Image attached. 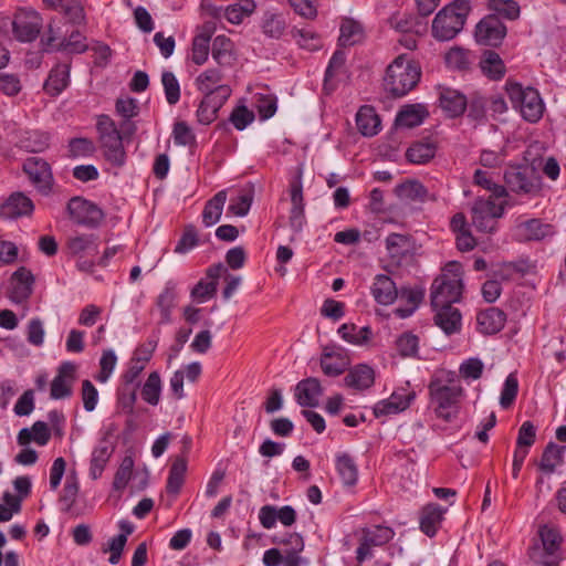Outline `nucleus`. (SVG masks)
Segmentation results:
<instances>
[{"mask_svg":"<svg viewBox=\"0 0 566 566\" xmlns=\"http://www.w3.org/2000/svg\"><path fill=\"white\" fill-rule=\"evenodd\" d=\"M321 381L315 377H308L297 382L295 387V399L301 407L314 408L318 406L323 395Z\"/></svg>","mask_w":566,"mask_h":566,"instance_id":"6ab92c4d","label":"nucleus"},{"mask_svg":"<svg viewBox=\"0 0 566 566\" xmlns=\"http://www.w3.org/2000/svg\"><path fill=\"white\" fill-rule=\"evenodd\" d=\"M176 298V284L168 281L156 300V305L160 311V324H168L171 321V311L175 307Z\"/></svg>","mask_w":566,"mask_h":566,"instance_id":"e433bc0d","label":"nucleus"},{"mask_svg":"<svg viewBox=\"0 0 566 566\" xmlns=\"http://www.w3.org/2000/svg\"><path fill=\"white\" fill-rule=\"evenodd\" d=\"M506 190L517 195L535 197L542 190V178L537 171L528 165H511L504 171Z\"/></svg>","mask_w":566,"mask_h":566,"instance_id":"423d86ee","label":"nucleus"},{"mask_svg":"<svg viewBox=\"0 0 566 566\" xmlns=\"http://www.w3.org/2000/svg\"><path fill=\"white\" fill-rule=\"evenodd\" d=\"M172 138L177 146L188 147L190 149L197 147V137L192 128L184 120H178L172 127Z\"/></svg>","mask_w":566,"mask_h":566,"instance_id":"8fccbe9b","label":"nucleus"},{"mask_svg":"<svg viewBox=\"0 0 566 566\" xmlns=\"http://www.w3.org/2000/svg\"><path fill=\"white\" fill-rule=\"evenodd\" d=\"M302 176V168H297L289 185L292 203L289 221L291 228L297 232L302 230L305 223V203L303 197Z\"/></svg>","mask_w":566,"mask_h":566,"instance_id":"2eb2a0df","label":"nucleus"},{"mask_svg":"<svg viewBox=\"0 0 566 566\" xmlns=\"http://www.w3.org/2000/svg\"><path fill=\"white\" fill-rule=\"evenodd\" d=\"M505 91L514 108H517L522 117L530 123H537L544 114V103L534 87H523L517 82L507 81Z\"/></svg>","mask_w":566,"mask_h":566,"instance_id":"39448f33","label":"nucleus"},{"mask_svg":"<svg viewBox=\"0 0 566 566\" xmlns=\"http://www.w3.org/2000/svg\"><path fill=\"white\" fill-rule=\"evenodd\" d=\"M434 323L439 326L447 335L454 334L461 328V313L453 306L437 307Z\"/></svg>","mask_w":566,"mask_h":566,"instance_id":"c756f323","label":"nucleus"},{"mask_svg":"<svg viewBox=\"0 0 566 566\" xmlns=\"http://www.w3.org/2000/svg\"><path fill=\"white\" fill-rule=\"evenodd\" d=\"M356 125L363 136L371 137L379 133L381 120L373 106L364 105L356 114Z\"/></svg>","mask_w":566,"mask_h":566,"instance_id":"cd10ccee","label":"nucleus"},{"mask_svg":"<svg viewBox=\"0 0 566 566\" xmlns=\"http://www.w3.org/2000/svg\"><path fill=\"white\" fill-rule=\"evenodd\" d=\"M396 348L401 357H416L419 349V337L411 332H405L396 339Z\"/></svg>","mask_w":566,"mask_h":566,"instance_id":"864d4df0","label":"nucleus"},{"mask_svg":"<svg viewBox=\"0 0 566 566\" xmlns=\"http://www.w3.org/2000/svg\"><path fill=\"white\" fill-rule=\"evenodd\" d=\"M12 280L15 281L19 286H15V292L22 297L27 298L32 294V286L34 284V275L25 266H20L12 274Z\"/></svg>","mask_w":566,"mask_h":566,"instance_id":"4d7b16f0","label":"nucleus"},{"mask_svg":"<svg viewBox=\"0 0 566 566\" xmlns=\"http://www.w3.org/2000/svg\"><path fill=\"white\" fill-rule=\"evenodd\" d=\"M226 200L227 192L221 190L206 202L202 211V222L206 227H211L220 220Z\"/></svg>","mask_w":566,"mask_h":566,"instance_id":"ea45409f","label":"nucleus"},{"mask_svg":"<svg viewBox=\"0 0 566 566\" xmlns=\"http://www.w3.org/2000/svg\"><path fill=\"white\" fill-rule=\"evenodd\" d=\"M33 211V201L21 191L12 192L0 206V216L4 219L30 217Z\"/></svg>","mask_w":566,"mask_h":566,"instance_id":"a211bd4d","label":"nucleus"},{"mask_svg":"<svg viewBox=\"0 0 566 566\" xmlns=\"http://www.w3.org/2000/svg\"><path fill=\"white\" fill-rule=\"evenodd\" d=\"M484 370L483 361L480 358L471 357L459 367V374L463 379H480Z\"/></svg>","mask_w":566,"mask_h":566,"instance_id":"338daca9","label":"nucleus"},{"mask_svg":"<svg viewBox=\"0 0 566 566\" xmlns=\"http://www.w3.org/2000/svg\"><path fill=\"white\" fill-rule=\"evenodd\" d=\"M439 106L447 117L458 118L464 114L468 106V96L458 90L439 86Z\"/></svg>","mask_w":566,"mask_h":566,"instance_id":"dca6fc26","label":"nucleus"},{"mask_svg":"<svg viewBox=\"0 0 566 566\" xmlns=\"http://www.w3.org/2000/svg\"><path fill=\"white\" fill-rule=\"evenodd\" d=\"M492 14H497L506 20L514 21L520 18L521 8L515 0H489L486 4Z\"/></svg>","mask_w":566,"mask_h":566,"instance_id":"de8ad7c7","label":"nucleus"},{"mask_svg":"<svg viewBox=\"0 0 566 566\" xmlns=\"http://www.w3.org/2000/svg\"><path fill=\"white\" fill-rule=\"evenodd\" d=\"M446 63L449 67L464 71L470 67V51L460 46H454L446 53Z\"/></svg>","mask_w":566,"mask_h":566,"instance_id":"5fc2aeb1","label":"nucleus"},{"mask_svg":"<svg viewBox=\"0 0 566 566\" xmlns=\"http://www.w3.org/2000/svg\"><path fill=\"white\" fill-rule=\"evenodd\" d=\"M421 15L413 13L394 14L390 18V24L401 33L423 34L427 31V23Z\"/></svg>","mask_w":566,"mask_h":566,"instance_id":"c85d7f7f","label":"nucleus"},{"mask_svg":"<svg viewBox=\"0 0 566 566\" xmlns=\"http://www.w3.org/2000/svg\"><path fill=\"white\" fill-rule=\"evenodd\" d=\"M489 99L480 92H473L468 97V117L475 123H485L488 115Z\"/></svg>","mask_w":566,"mask_h":566,"instance_id":"37998d69","label":"nucleus"},{"mask_svg":"<svg viewBox=\"0 0 566 566\" xmlns=\"http://www.w3.org/2000/svg\"><path fill=\"white\" fill-rule=\"evenodd\" d=\"M473 182L476 186L484 188L491 192V196L494 198H503L506 197L507 190L504 186L495 184L491 178L488 171L482 169H476L473 175Z\"/></svg>","mask_w":566,"mask_h":566,"instance_id":"603ef678","label":"nucleus"},{"mask_svg":"<svg viewBox=\"0 0 566 566\" xmlns=\"http://www.w3.org/2000/svg\"><path fill=\"white\" fill-rule=\"evenodd\" d=\"M71 63L56 64L49 73L43 90L50 96L60 95L70 83Z\"/></svg>","mask_w":566,"mask_h":566,"instance_id":"393cba45","label":"nucleus"},{"mask_svg":"<svg viewBox=\"0 0 566 566\" xmlns=\"http://www.w3.org/2000/svg\"><path fill=\"white\" fill-rule=\"evenodd\" d=\"M213 31V25L206 23L202 25L200 33L195 35L191 48V60L195 64L202 65L207 62Z\"/></svg>","mask_w":566,"mask_h":566,"instance_id":"bb28decb","label":"nucleus"},{"mask_svg":"<svg viewBox=\"0 0 566 566\" xmlns=\"http://www.w3.org/2000/svg\"><path fill=\"white\" fill-rule=\"evenodd\" d=\"M66 211L74 223L90 229L99 227L105 219L104 211L83 197L71 198L66 205Z\"/></svg>","mask_w":566,"mask_h":566,"instance_id":"1a4fd4ad","label":"nucleus"},{"mask_svg":"<svg viewBox=\"0 0 566 566\" xmlns=\"http://www.w3.org/2000/svg\"><path fill=\"white\" fill-rule=\"evenodd\" d=\"M335 467L345 486H354L357 484L358 468L354 459L348 453L337 454Z\"/></svg>","mask_w":566,"mask_h":566,"instance_id":"c9c22d12","label":"nucleus"},{"mask_svg":"<svg viewBox=\"0 0 566 566\" xmlns=\"http://www.w3.org/2000/svg\"><path fill=\"white\" fill-rule=\"evenodd\" d=\"M43 27V19L32 9H19L12 21V32L19 42H33Z\"/></svg>","mask_w":566,"mask_h":566,"instance_id":"ddd939ff","label":"nucleus"},{"mask_svg":"<svg viewBox=\"0 0 566 566\" xmlns=\"http://www.w3.org/2000/svg\"><path fill=\"white\" fill-rule=\"evenodd\" d=\"M507 33L506 25L497 14H488L475 25L474 38L479 44L497 48Z\"/></svg>","mask_w":566,"mask_h":566,"instance_id":"4468645a","label":"nucleus"},{"mask_svg":"<svg viewBox=\"0 0 566 566\" xmlns=\"http://www.w3.org/2000/svg\"><path fill=\"white\" fill-rule=\"evenodd\" d=\"M187 472V459L185 455L177 457L172 462L166 484L168 494L178 495L185 483V475Z\"/></svg>","mask_w":566,"mask_h":566,"instance_id":"72a5a7b5","label":"nucleus"},{"mask_svg":"<svg viewBox=\"0 0 566 566\" xmlns=\"http://www.w3.org/2000/svg\"><path fill=\"white\" fill-rule=\"evenodd\" d=\"M253 120L254 113L244 105L234 107L229 116V123H231L238 130H243Z\"/></svg>","mask_w":566,"mask_h":566,"instance_id":"69168bd1","label":"nucleus"},{"mask_svg":"<svg viewBox=\"0 0 566 566\" xmlns=\"http://www.w3.org/2000/svg\"><path fill=\"white\" fill-rule=\"evenodd\" d=\"M66 250L72 256H80L85 252H97V237L95 234H78L67 239Z\"/></svg>","mask_w":566,"mask_h":566,"instance_id":"79ce46f5","label":"nucleus"},{"mask_svg":"<svg viewBox=\"0 0 566 566\" xmlns=\"http://www.w3.org/2000/svg\"><path fill=\"white\" fill-rule=\"evenodd\" d=\"M428 391L430 403L439 419L451 422L458 417L464 395L461 385H447L441 379L434 378L430 380Z\"/></svg>","mask_w":566,"mask_h":566,"instance_id":"20e7f679","label":"nucleus"},{"mask_svg":"<svg viewBox=\"0 0 566 566\" xmlns=\"http://www.w3.org/2000/svg\"><path fill=\"white\" fill-rule=\"evenodd\" d=\"M436 153V143L430 140H418L408 147L406 158L411 164L423 165L429 163L434 157Z\"/></svg>","mask_w":566,"mask_h":566,"instance_id":"2f4dec72","label":"nucleus"},{"mask_svg":"<svg viewBox=\"0 0 566 566\" xmlns=\"http://www.w3.org/2000/svg\"><path fill=\"white\" fill-rule=\"evenodd\" d=\"M349 365L348 358L342 353L328 352L325 348L321 357V368L328 377H337L342 375Z\"/></svg>","mask_w":566,"mask_h":566,"instance_id":"473e14b6","label":"nucleus"},{"mask_svg":"<svg viewBox=\"0 0 566 566\" xmlns=\"http://www.w3.org/2000/svg\"><path fill=\"white\" fill-rule=\"evenodd\" d=\"M391 537L392 531L389 527L376 526L374 530L364 528L360 539L373 547L386 544Z\"/></svg>","mask_w":566,"mask_h":566,"instance_id":"13d9d810","label":"nucleus"},{"mask_svg":"<svg viewBox=\"0 0 566 566\" xmlns=\"http://www.w3.org/2000/svg\"><path fill=\"white\" fill-rule=\"evenodd\" d=\"M428 115L427 108L421 104L407 105L398 112L396 123L412 128L419 126Z\"/></svg>","mask_w":566,"mask_h":566,"instance_id":"4c0bfd02","label":"nucleus"},{"mask_svg":"<svg viewBox=\"0 0 566 566\" xmlns=\"http://www.w3.org/2000/svg\"><path fill=\"white\" fill-rule=\"evenodd\" d=\"M290 33L301 49L313 52L323 45L319 34L312 29L293 27Z\"/></svg>","mask_w":566,"mask_h":566,"instance_id":"c03bdc74","label":"nucleus"},{"mask_svg":"<svg viewBox=\"0 0 566 566\" xmlns=\"http://www.w3.org/2000/svg\"><path fill=\"white\" fill-rule=\"evenodd\" d=\"M482 73L492 81L501 80L506 72L501 56L492 50H486L480 61Z\"/></svg>","mask_w":566,"mask_h":566,"instance_id":"f704fd0d","label":"nucleus"},{"mask_svg":"<svg viewBox=\"0 0 566 566\" xmlns=\"http://www.w3.org/2000/svg\"><path fill=\"white\" fill-rule=\"evenodd\" d=\"M421 76V69L406 55L397 56L386 70L384 90L394 98L407 95L416 87Z\"/></svg>","mask_w":566,"mask_h":566,"instance_id":"f257e3e1","label":"nucleus"},{"mask_svg":"<svg viewBox=\"0 0 566 566\" xmlns=\"http://www.w3.org/2000/svg\"><path fill=\"white\" fill-rule=\"evenodd\" d=\"M96 150L93 140L84 137L72 138L69 143V151L72 157L92 156Z\"/></svg>","mask_w":566,"mask_h":566,"instance_id":"774afa93","label":"nucleus"},{"mask_svg":"<svg viewBox=\"0 0 566 566\" xmlns=\"http://www.w3.org/2000/svg\"><path fill=\"white\" fill-rule=\"evenodd\" d=\"M539 537L542 541L543 549L549 557L548 559H554L553 556L559 549L562 542L558 531L545 525L539 528Z\"/></svg>","mask_w":566,"mask_h":566,"instance_id":"3c124183","label":"nucleus"},{"mask_svg":"<svg viewBox=\"0 0 566 566\" xmlns=\"http://www.w3.org/2000/svg\"><path fill=\"white\" fill-rule=\"evenodd\" d=\"M497 198L490 196L489 198L475 199L471 212L472 223L478 231L492 233L496 229L497 219L504 213V202L497 203Z\"/></svg>","mask_w":566,"mask_h":566,"instance_id":"0eeeda50","label":"nucleus"},{"mask_svg":"<svg viewBox=\"0 0 566 566\" xmlns=\"http://www.w3.org/2000/svg\"><path fill=\"white\" fill-rule=\"evenodd\" d=\"M565 447H559L554 442H549L544 449L539 462V470L551 474L555 471L556 467L563 462V452Z\"/></svg>","mask_w":566,"mask_h":566,"instance_id":"49530a36","label":"nucleus"},{"mask_svg":"<svg viewBox=\"0 0 566 566\" xmlns=\"http://www.w3.org/2000/svg\"><path fill=\"white\" fill-rule=\"evenodd\" d=\"M22 170L42 196L53 192L54 177L50 164L40 157H28L22 164Z\"/></svg>","mask_w":566,"mask_h":566,"instance_id":"9b49d317","label":"nucleus"},{"mask_svg":"<svg viewBox=\"0 0 566 566\" xmlns=\"http://www.w3.org/2000/svg\"><path fill=\"white\" fill-rule=\"evenodd\" d=\"M115 431V424L107 427L102 433L98 443L92 450L88 470L92 480H98L103 475V472L115 452L116 444L111 440Z\"/></svg>","mask_w":566,"mask_h":566,"instance_id":"9d476101","label":"nucleus"},{"mask_svg":"<svg viewBox=\"0 0 566 566\" xmlns=\"http://www.w3.org/2000/svg\"><path fill=\"white\" fill-rule=\"evenodd\" d=\"M139 384H136V386H130L127 384H124L123 387L118 390L117 401L118 405L122 407L124 412L128 415L134 413L135 403L137 400V388Z\"/></svg>","mask_w":566,"mask_h":566,"instance_id":"e2e57ef3","label":"nucleus"},{"mask_svg":"<svg viewBox=\"0 0 566 566\" xmlns=\"http://www.w3.org/2000/svg\"><path fill=\"white\" fill-rule=\"evenodd\" d=\"M385 245L390 266L398 269L413 263L416 242L410 234L390 233L385 240Z\"/></svg>","mask_w":566,"mask_h":566,"instance_id":"6e6552de","label":"nucleus"},{"mask_svg":"<svg viewBox=\"0 0 566 566\" xmlns=\"http://www.w3.org/2000/svg\"><path fill=\"white\" fill-rule=\"evenodd\" d=\"M88 49L85 36L80 31H73L67 39L57 43V51H66L72 54H81Z\"/></svg>","mask_w":566,"mask_h":566,"instance_id":"bf43d9fd","label":"nucleus"},{"mask_svg":"<svg viewBox=\"0 0 566 566\" xmlns=\"http://www.w3.org/2000/svg\"><path fill=\"white\" fill-rule=\"evenodd\" d=\"M337 332L345 342L358 346L367 344L373 336V331L369 326L358 328L353 323L340 325Z\"/></svg>","mask_w":566,"mask_h":566,"instance_id":"a19ab883","label":"nucleus"},{"mask_svg":"<svg viewBox=\"0 0 566 566\" xmlns=\"http://www.w3.org/2000/svg\"><path fill=\"white\" fill-rule=\"evenodd\" d=\"M375 301L381 305H390L398 297L399 290L392 279L386 274H377L370 287Z\"/></svg>","mask_w":566,"mask_h":566,"instance_id":"4be33fe9","label":"nucleus"},{"mask_svg":"<svg viewBox=\"0 0 566 566\" xmlns=\"http://www.w3.org/2000/svg\"><path fill=\"white\" fill-rule=\"evenodd\" d=\"M232 90L229 85H218L213 92L205 94L199 102L196 117L201 125H210L218 118V113L231 96Z\"/></svg>","mask_w":566,"mask_h":566,"instance_id":"f8f14e48","label":"nucleus"},{"mask_svg":"<svg viewBox=\"0 0 566 566\" xmlns=\"http://www.w3.org/2000/svg\"><path fill=\"white\" fill-rule=\"evenodd\" d=\"M506 323V313L499 307H489L476 315L479 331L484 335H494L503 329Z\"/></svg>","mask_w":566,"mask_h":566,"instance_id":"aec40b11","label":"nucleus"},{"mask_svg":"<svg viewBox=\"0 0 566 566\" xmlns=\"http://www.w3.org/2000/svg\"><path fill=\"white\" fill-rule=\"evenodd\" d=\"M462 291L461 264L451 261L431 284L430 301L432 308L452 306L453 303L460 302Z\"/></svg>","mask_w":566,"mask_h":566,"instance_id":"f03ea898","label":"nucleus"},{"mask_svg":"<svg viewBox=\"0 0 566 566\" xmlns=\"http://www.w3.org/2000/svg\"><path fill=\"white\" fill-rule=\"evenodd\" d=\"M48 9L59 11L72 24L85 22V11L80 0H42Z\"/></svg>","mask_w":566,"mask_h":566,"instance_id":"412c9836","label":"nucleus"},{"mask_svg":"<svg viewBox=\"0 0 566 566\" xmlns=\"http://www.w3.org/2000/svg\"><path fill=\"white\" fill-rule=\"evenodd\" d=\"M518 394V380L514 374H510L503 385L500 405L503 409H509L515 401Z\"/></svg>","mask_w":566,"mask_h":566,"instance_id":"680f3d73","label":"nucleus"},{"mask_svg":"<svg viewBox=\"0 0 566 566\" xmlns=\"http://www.w3.org/2000/svg\"><path fill=\"white\" fill-rule=\"evenodd\" d=\"M470 11V0H453L443 7L432 21L433 38L439 41L454 39L462 31Z\"/></svg>","mask_w":566,"mask_h":566,"instance_id":"7ed1b4c3","label":"nucleus"},{"mask_svg":"<svg viewBox=\"0 0 566 566\" xmlns=\"http://www.w3.org/2000/svg\"><path fill=\"white\" fill-rule=\"evenodd\" d=\"M222 81V73L218 69H209L202 72L196 78L197 90L203 94H209V92H213L214 87L220 85L219 83Z\"/></svg>","mask_w":566,"mask_h":566,"instance_id":"6e6d98bb","label":"nucleus"},{"mask_svg":"<svg viewBox=\"0 0 566 566\" xmlns=\"http://www.w3.org/2000/svg\"><path fill=\"white\" fill-rule=\"evenodd\" d=\"M260 27L265 36L279 40L285 34L287 23L282 13L266 11L261 19Z\"/></svg>","mask_w":566,"mask_h":566,"instance_id":"7c9ffc66","label":"nucleus"},{"mask_svg":"<svg viewBox=\"0 0 566 566\" xmlns=\"http://www.w3.org/2000/svg\"><path fill=\"white\" fill-rule=\"evenodd\" d=\"M105 159L115 167H122L126 161V151L122 134L98 138Z\"/></svg>","mask_w":566,"mask_h":566,"instance_id":"5701e85b","label":"nucleus"},{"mask_svg":"<svg viewBox=\"0 0 566 566\" xmlns=\"http://www.w3.org/2000/svg\"><path fill=\"white\" fill-rule=\"evenodd\" d=\"M446 511V509L436 503L424 505L419 517L421 532L429 537H433L441 526Z\"/></svg>","mask_w":566,"mask_h":566,"instance_id":"b1692460","label":"nucleus"},{"mask_svg":"<svg viewBox=\"0 0 566 566\" xmlns=\"http://www.w3.org/2000/svg\"><path fill=\"white\" fill-rule=\"evenodd\" d=\"M161 83L165 96L169 105H176L180 99V85L171 71H164L161 74Z\"/></svg>","mask_w":566,"mask_h":566,"instance_id":"052dcab7","label":"nucleus"},{"mask_svg":"<svg viewBox=\"0 0 566 566\" xmlns=\"http://www.w3.org/2000/svg\"><path fill=\"white\" fill-rule=\"evenodd\" d=\"M402 300H406L409 306L397 307L395 313L400 318H406L412 315L419 304L422 302L424 292L419 289L401 287L399 294Z\"/></svg>","mask_w":566,"mask_h":566,"instance_id":"a18cd8bd","label":"nucleus"},{"mask_svg":"<svg viewBox=\"0 0 566 566\" xmlns=\"http://www.w3.org/2000/svg\"><path fill=\"white\" fill-rule=\"evenodd\" d=\"M339 31V46H353L360 43L364 39L363 25L352 18L343 19Z\"/></svg>","mask_w":566,"mask_h":566,"instance_id":"58836bf2","label":"nucleus"},{"mask_svg":"<svg viewBox=\"0 0 566 566\" xmlns=\"http://www.w3.org/2000/svg\"><path fill=\"white\" fill-rule=\"evenodd\" d=\"M375 382V370L367 364H358L350 368L344 378L346 387L355 390H366Z\"/></svg>","mask_w":566,"mask_h":566,"instance_id":"a878e982","label":"nucleus"},{"mask_svg":"<svg viewBox=\"0 0 566 566\" xmlns=\"http://www.w3.org/2000/svg\"><path fill=\"white\" fill-rule=\"evenodd\" d=\"M199 244L197 229L193 224H187L175 248V252L179 254L187 253Z\"/></svg>","mask_w":566,"mask_h":566,"instance_id":"0e129e2a","label":"nucleus"},{"mask_svg":"<svg viewBox=\"0 0 566 566\" xmlns=\"http://www.w3.org/2000/svg\"><path fill=\"white\" fill-rule=\"evenodd\" d=\"M347 75L346 53L343 50L337 49L329 59L325 70L323 82V91L325 94H332L337 88L339 78Z\"/></svg>","mask_w":566,"mask_h":566,"instance_id":"f3484780","label":"nucleus"},{"mask_svg":"<svg viewBox=\"0 0 566 566\" xmlns=\"http://www.w3.org/2000/svg\"><path fill=\"white\" fill-rule=\"evenodd\" d=\"M161 379L158 371H151L142 387V398L151 406H157L160 399Z\"/></svg>","mask_w":566,"mask_h":566,"instance_id":"09e8293b","label":"nucleus"}]
</instances>
